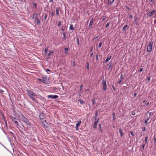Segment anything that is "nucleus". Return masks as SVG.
<instances>
[{"instance_id": "obj_1", "label": "nucleus", "mask_w": 156, "mask_h": 156, "mask_svg": "<svg viewBox=\"0 0 156 156\" xmlns=\"http://www.w3.org/2000/svg\"><path fill=\"white\" fill-rule=\"evenodd\" d=\"M27 92L28 95L32 100L36 103H37L38 101L36 99L37 98V94L30 90H27Z\"/></svg>"}, {"instance_id": "obj_2", "label": "nucleus", "mask_w": 156, "mask_h": 156, "mask_svg": "<svg viewBox=\"0 0 156 156\" xmlns=\"http://www.w3.org/2000/svg\"><path fill=\"white\" fill-rule=\"evenodd\" d=\"M153 44L154 42L153 41H151L148 43L147 47V51L149 53L150 52L152 51Z\"/></svg>"}, {"instance_id": "obj_3", "label": "nucleus", "mask_w": 156, "mask_h": 156, "mask_svg": "<svg viewBox=\"0 0 156 156\" xmlns=\"http://www.w3.org/2000/svg\"><path fill=\"white\" fill-rule=\"evenodd\" d=\"M21 118L22 121L26 123L27 125L29 126H31V123L30 122L29 120L24 116L22 115Z\"/></svg>"}, {"instance_id": "obj_4", "label": "nucleus", "mask_w": 156, "mask_h": 156, "mask_svg": "<svg viewBox=\"0 0 156 156\" xmlns=\"http://www.w3.org/2000/svg\"><path fill=\"white\" fill-rule=\"evenodd\" d=\"M38 80L43 83L47 84L48 83L49 78L47 77H43V79H38Z\"/></svg>"}, {"instance_id": "obj_5", "label": "nucleus", "mask_w": 156, "mask_h": 156, "mask_svg": "<svg viewBox=\"0 0 156 156\" xmlns=\"http://www.w3.org/2000/svg\"><path fill=\"white\" fill-rule=\"evenodd\" d=\"M102 83L103 84V90L104 91L105 90L107 89V84L106 81L104 79L102 80Z\"/></svg>"}, {"instance_id": "obj_6", "label": "nucleus", "mask_w": 156, "mask_h": 156, "mask_svg": "<svg viewBox=\"0 0 156 156\" xmlns=\"http://www.w3.org/2000/svg\"><path fill=\"white\" fill-rule=\"evenodd\" d=\"M41 121L42 125L44 127H48V125L46 120L43 119V120H41Z\"/></svg>"}, {"instance_id": "obj_7", "label": "nucleus", "mask_w": 156, "mask_h": 156, "mask_svg": "<svg viewBox=\"0 0 156 156\" xmlns=\"http://www.w3.org/2000/svg\"><path fill=\"white\" fill-rule=\"evenodd\" d=\"M48 97L52 99H56L58 98V96L56 95H50L48 96Z\"/></svg>"}, {"instance_id": "obj_8", "label": "nucleus", "mask_w": 156, "mask_h": 156, "mask_svg": "<svg viewBox=\"0 0 156 156\" xmlns=\"http://www.w3.org/2000/svg\"><path fill=\"white\" fill-rule=\"evenodd\" d=\"M81 123V121L80 120L78 121L77 123L76 124V130H78L79 129V127Z\"/></svg>"}, {"instance_id": "obj_9", "label": "nucleus", "mask_w": 156, "mask_h": 156, "mask_svg": "<svg viewBox=\"0 0 156 156\" xmlns=\"http://www.w3.org/2000/svg\"><path fill=\"white\" fill-rule=\"evenodd\" d=\"M155 12V10H153L152 11L148 12L147 14L148 16L149 17H151Z\"/></svg>"}, {"instance_id": "obj_10", "label": "nucleus", "mask_w": 156, "mask_h": 156, "mask_svg": "<svg viewBox=\"0 0 156 156\" xmlns=\"http://www.w3.org/2000/svg\"><path fill=\"white\" fill-rule=\"evenodd\" d=\"M44 117V114L43 113H41L39 115V118H40V119L41 120H43V118Z\"/></svg>"}, {"instance_id": "obj_11", "label": "nucleus", "mask_w": 156, "mask_h": 156, "mask_svg": "<svg viewBox=\"0 0 156 156\" xmlns=\"http://www.w3.org/2000/svg\"><path fill=\"white\" fill-rule=\"evenodd\" d=\"M38 15V13H34L33 15L32 19H36L37 18V17Z\"/></svg>"}, {"instance_id": "obj_12", "label": "nucleus", "mask_w": 156, "mask_h": 156, "mask_svg": "<svg viewBox=\"0 0 156 156\" xmlns=\"http://www.w3.org/2000/svg\"><path fill=\"white\" fill-rule=\"evenodd\" d=\"M56 13L57 16H59V9L58 8L56 7Z\"/></svg>"}, {"instance_id": "obj_13", "label": "nucleus", "mask_w": 156, "mask_h": 156, "mask_svg": "<svg viewBox=\"0 0 156 156\" xmlns=\"http://www.w3.org/2000/svg\"><path fill=\"white\" fill-rule=\"evenodd\" d=\"M114 0H108V5H112L113 2H114Z\"/></svg>"}, {"instance_id": "obj_14", "label": "nucleus", "mask_w": 156, "mask_h": 156, "mask_svg": "<svg viewBox=\"0 0 156 156\" xmlns=\"http://www.w3.org/2000/svg\"><path fill=\"white\" fill-rule=\"evenodd\" d=\"M111 56H108L105 60V62L107 63L111 59Z\"/></svg>"}, {"instance_id": "obj_15", "label": "nucleus", "mask_w": 156, "mask_h": 156, "mask_svg": "<svg viewBox=\"0 0 156 156\" xmlns=\"http://www.w3.org/2000/svg\"><path fill=\"white\" fill-rule=\"evenodd\" d=\"M2 117L3 118L5 121V126L6 127H7V121L5 120V117L4 115H2Z\"/></svg>"}, {"instance_id": "obj_16", "label": "nucleus", "mask_w": 156, "mask_h": 156, "mask_svg": "<svg viewBox=\"0 0 156 156\" xmlns=\"http://www.w3.org/2000/svg\"><path fill=\"white\" fill-rule=\"evenodd\" d=\"M93 18L91 19L90 21V23L89 24V27L91 26L93 23Z\"/></svg>"}, {"instance_id": "obj_17", "label": "nucleus", "mask_w": 156, "mask_h": 156, "mask_svg": "<svg viewBox=\"0 0 156 156\" xmlns=\"http://www.w3.org/2000/svg\"><path fill=\"white\" fill-rule=\"evenodd\" d=\"M150 117L148 118L147 119H146L145 120L144 123L146 125H147V122L149 120Z\"/></svg>"}, {"instance_id": "obj_18", "label": "nucleus", "mask_w": 156, "mask_h": 156, "mask_svg": "<svg viewBox=\"0 0 156 156\" xmlns=\"http://www.w3.org/2000/svg\"><path fill=\"white\" fill-rule=\"evenodd\" d=\"M62 34H63V39L64 40H65L66 39V33L65 32H63L62 33Z\"/></svg>"}, {"instance_id": "obj_19", "label": "nucleus", "mask_w": 156, "mask_h": 156, "mask_svg": "<svg viewBox=\"0 0 156 156\" xmlns=\"http://www.w3.org/2000/svg\"><path fill=\"white\" fill-rule=\"evenodd\" d=\"M98 115V112L97 111H96L95 113V115L94 117V119L95 120H97V117Z\"/></svg>"}, {"instance_id": "obj_20", "label": "nucleus", "mask_w": 156, "mask_h": 156, "mask_svg": "<svg viewBox=\"0 0 156 156\" xmlns=\"http://www.w3.org/2000/svg\"><path fill=\"white\" fill-rule=\"evenodd\" d=\"M36 22L37 25H39L40 23V20L38 18L36 19Z\"/></svg>"}, {"instance_id": "obj_21", "label": "nucleus", "mask_w": 156, "mask_h": 156, "mask_svg": "<svg viewBox=\"0 0 156 156\" xmlns=\"http://www.w3.org/2000/svg\"><path fill=\"white\" fill-rule=\"evenodd\" d=\"M53 52H54V51H52V50H50L49 51V53H48V56H49L50 55H51L53 53Z\"/></svg>"}, {"instance_id": "obj_22", "label": "nucleus", "mask_w": 156, "mask_h": 156, "mask_svg": "<svg viewBox=\"0 0 156 156\" xmlns=\"http://www.w3.org/2000/svg\"><path fill=\"white\" fill-rule=\"evenodd\" d=\"M68 51V48H66L64 50V52L65 53L67 54Z\"/></svg>"}, {"instance_id": "obj_23", "label": "nucleus", "mask_w": 156, "mask_h": 156, "mask_svg": "<svg viewBox=\"0 0 156 156\" xmlns=\"http://www.w3.org/2000/svg\"><path fill=\"white\" fill-rule=\"evenodd\" d=\"M119 133L120 134L121 136H122L123 135V133H122V131L121 129H119Z\"/></svg>"}, {"instance_id": "obj_24", "label": "nucleus", "mask_w": 156, "mask_h": 156, "mask_svg": "<svg viewBox=\"0 0 156 156\" xmlns=\"http://www.w3.org/2000/svg\"><path fill=\"white\" fill-rule=\"evenodd\" d=\"M115 113H114V112H113L112 113V117H113V120H115Z\"/></svg>"}, {"instance_id": "obj_25", "label": "nucleus", "mask_w": 156, "mask_h": 156, "mask_svg": "<svg viewBox=\"0 0 156 156\" xmlns=\"http://www.w3.org/2000/svg\"><path fill=\"white\" fill-rule=\"evenodd\" d=\"M148 139V137L147 136H146L145 138V143L147 144H148L147 142V140Z\"/></svg>"}, {"instance_id": "obj_26", "label": "nucleus", "mask_w": 156, "mask_h": 156, "mask_svg": "<svg viewBox=\"0 0 156 156\" xmlns=\"http://www.w3.org/2000/svg\"><path fill=\"white\" fill-rule=\"evenodd\" d=\"M69 29L72 30H74V27H73L72 25H70L69 26Z\"/></svg>"}, {"instance_id": "obj_27", "label": "nucleus", "mask_w": 156, "mask_h": 156, "mask_svg": "<svg viewBox=\"0 0 156 156\" xmlns=\"http://www.w3.org/2000/svg\"><path fill=\"white\" fill-rule=\"evenodd\" d=\"M78 101L80 102V104L81 105L83 104L84 103V102H83V101L80 99L78 100Z\"/></svg>"}, {"instance_id": "obj_28", "label": "nucleus", "mask_w": 156, "mask_h": 156, "mask_svg": "<svg viewBox=\"0 0 156 156\" xmlns=\"http://www.w3.org/2000/svg\"><path fill=\"white\" fill-rule=\"evenodd\" d=\"M13 122L17 126H19V123L18 121H16L14 120L13 121Z\"/></svg>"}, {"instance_id": "obj_29", "label": "nucleus", "mask_w": 156, "mask_h": 156, "mask_svg": "<svg viewBox=\"0 0 156 156\" xmlns=\"http://www.w3.org/2000/svg\"><path fill=\"white\" fill-rule=\"evenodd\" d=\"M92 104L93 105H94L96 103L95 100V99H93L92 100Z\"/></svg>"}, {"instance_id": "obj_30", "label": "nucleus", "mask_w": 156, "mask_h": 156, "mask_svg": "<svg viewBox=\"0 0 156 156\" xmlns=\"http://www.w3.org/2000/svg\"><path fill=\"white\" fill-rule=\"evenodd\" d=\"M97 127V124H96V123H94V124L93 125V128L94 129L96 128Z\"/></svg>"}, {"instance_id": "obj_31", "label": "nucleus", "mask_w": 156, "mask_h": 156, "mask_svg": "<svg viewBox=\"0 0 156 156\" xmlns=\"http://www.w3.org/2000/svg\"><path fill=\"white\" fill-rule=\"evenodd\" d=\"M48 48L47 47L44 50V53L45 54H46L47 53V51L48 50Z\"/></svg>"}, {"instance_id": "obj_32", "label": "nucleus", "mask_w": 156, "mask_h": 156, "mask_svg": "<svg viewBox=\"0 0 156 156\" xmlns=\"http://www.w3.org/2000/svg\"><path fill=\"white\" fill-rule=\"evenodd\" d=\"M127 27H128V26L127 25L125 26H124L123 27V29H122V30H125L126 28H127Z\"/></svg>"}, {"instance_id": "obj_33", "label": "nucleus", "mask_w": 156, "mask_h": 156, "mask_svg": "<svg viewBox=\"0 0 156 156\" xmlns=\"http://www.w3.org/2000/svg\"><path fill=\"white\" fill-rule=\"evenodd\" d=\"M47 16H48V15L47 14H44V20H46V19L47 17Z\"/></svg>"}, {"instance_id": "obj_34", "label": "nucleus", "mask_w": 156, "mask_h": 156, "mask_svg": "<svg viewBox=\"0 0 156 156\" xmlns=\"http://www.w3.org/2000/svg\"><path fill=\"white\" fill-rule=\"evenodd\" d=\"M10 145L11 146L12 148H13V147L15 146V145L14 144H12V142H11Z\"/></svg>"}, {"instance_id": "obj_35", "label": "nucleus", "mask_w": 156, "mask_h": 156, "mask_svg": "<svg viewBox=\"0 0 156 156\" xmlns=\"http://www.w3.org/2000/svg\"><path fill=\"white\" fill-rule=\"evenodd\" d=\"M83 87V85H81L80 86V91H81V90H82Z\"/></svg>"}, {"instance_id": "obj_36", "label": "nucleus", "mask_w": 156, "mask_h": 156, "mask_svg": "<svg viewBox=\"0 0 156 156\" xmlns=\"http://www.w3.org/2000/svg\"><path fill=\"white\" fill-rule=\"evenodd\" d=\"M87 69H89V64L88 62H87Z\"/></svg>"}, {"instance_id": "obj_37", "label": "nucleus", "mask_w": 156, "mask_h": 156, "mask_svg": "<svg viewBox=\"0 0 156 156\" xmlns=\"http://www.w3.org/2000/svg\"><path fill=\"white\" fill-rule=\"evenodd\" d=\"M33 5L35 7H36L37 6V4L36 3H33Z\"/></svg>"}, {"instance_id": "obj_38", "label": "nucleus", "mask_w": 156, "mask_h": 156, "mask_svg": "<svg viewBox=\"0 0 156 156\" xmlns=\"http://www.w3.org/2000/svg\"><path fill=\"white\" fill-rule=\"evenodd\" d=\"M134 19H135V21H137V16H134Z\"/></svg>"}, {"instance_id": "obj_39", "label": "nucleus", "mask_w": 156, "mask_h": 156, "mask_svg": "<svg viewBox=\"0 0 156 156\" xmlns=\"http://www.w3.org/2000/svg\"><path fill=\"white\" fill-rule=\"evenodd\" d=\"M101 45H102V42L101 41L99 44L98 45V47L99 48L101 46Z\"/></svg>"}, {"instance_id": "obj_40", "label": "nucleus", "mask_w": 156, "mask_h": 156, "mask_svg": "<svg viewBox=\"0 0 156 156\" xmlns=\"http://www.w3.org/2000/svg\"><path fill=\"white\" fill-rule=\"evenodd\" d=\"M109 67H110L112 65V63L110 62H109Z\"/></svg>"}, {"instance_id": "obj_41", "label": "nucleus", "mask_w": 156, "mask_h": 156, "mask_svg": "<svg viewBox=\"0 0 156 156\" xmlns=\"http://www.w3.org/2000/svg\"><path fill=\"white\" fill-rule=\"evenodd\" d=\"M130 133L131 134V135L132 136H134V134L133 133V131H131L130 132Z\"/></svg>"}, {"instance_id": "obj_42", "label": "nucleus", "mask_w": 156, "mask_h": 156, "mask_svg": "<svg viewBox=\"0 0 156 156\" xmlns=\"http://www.w3.org/2000/svg\"><path fill=\"white\" fill-rule=\"evenodd\" d=\"M151 79V77L150 76H148L147 77V80L148 81H149Z\"/></svg>"}, {"instance_id": "obj_43", "label": "nucleus", "mask_w": 156, "mask_h": 156, "mask_svg": "<svg viewBox=\"0 0 156 156\" xmlns=\"http://www.w3.org/2000/svg\"><path fill=\"white\" fill-rule=\"evenodd\" d=\"M99 119H98L97 120H95L94 123H96V124H97V123L99 122Z\"/></svg>"}, {"instance_id": "obj_44", "label": "nucleus", "mask_w": 156, "mask_h": 156, "mask_svg": "<svg viewBox=\"0 0 156 156\" xmlns=\"http://www.w3.org/2000/svg\"><path fill=\"white\" fill-rule=\"evenodd\" d=\"M112 87L114 90L115 91V88L114 86L113 85L112 86Z\"/></svg>"}, {"instance_id": "obj_45", "label": "nucleus", "mask_w": 156, "mask_h": 156, "mask_svg": "<svg viewBox=\"0 0 156 156\" xmlns=\"http://www.w3.org/2000/svg\"><path fill=\"white\" fill-rule=\"evenodd\" d=\"M123 75L122 74L121 75V76H120V79H121V80L123 78Z\"/></svg>"}, {"instance_id": "obj_46", "label": "nucleus", "mask_w": 156, "mask_h": 156, "mask_svg": "<svg viewBox=\"0 0 156 156\" xmlns=\"http://www.w3.org/2000/svg\"><path fill=\"white\" fill-rule=\"evenodd\" d=\"M61 25V22L60 21H58V27H60Z\"/></svg>"}, {"instance_id": "obj_47", "label": "nucleus", "mask_w": 156, "mask_h": 156, "mask_svg": "<svg viewBox=\"0 0 156 156\" xmlns=\"http://www.w3.org/2000/svg\"><path fill=\"white\" fill-rule=\"evenodd\" d=\"M142 130L143 131H145V130H146V128L145 127H143L142 128Z\"/></svg>"}, {"instance_id": "obj_48", "label": "nucleus", "mask_w": 156, "mask_h": 156, "mask_svg": "<svg viewBox=\"0 0 156 156\" xmlns=\"http://www.w3.org/2000/svg\"><path fill=\"white\" fill-rule=\"evenodd\" d=\"M109 25V23H108L106 25V27H108Z\"/></svg>"}, {"instance_id": "obj_49", "label": "nucleus", "mask_w": 156, "mask_h": 156, "mask_svg": "<svg viewBox=\"0 0 156 156\" xmlns=\"http://www.w3.org/2000/svg\"><path fill=\"white\" fill-rule=\"evenodd\" d=\"M143 70V69L142 68H141L140 69L139 71L140 72H141Z\"/></svg>"}, {"instance_id": "obj_50", "label": "nucleus", "mask_w": 156, "mask_h": 156, "mask_svg": "<svg viewBox=\"0 0 156 156\" xmlns=\"http://www.w3.org/2000/svg\"><path fill=\"white\" fill-rule=\"evenodd\" d=\"M149 112V116H150L149 117L150 118V117L151 115V112Z\"/></svg>"}, {"instance_id": "obj_51", "label": "nucleus", "mask_w": 156, "mask_h": 156, "mask_svg": "<svg viewBox=\"0 0 156 156\" xmlns=\"http://www.w3.org/2000/svg\"><path fill=\"white\" fill-rule=\"evenodd\" d=\"M98 59V55H96V60H97Z\"/></svg>"}, {"instance_id": "obj_52", "label": "nucleus", "mask_w": 156, "mask_h": 156, "mask_svg": "<svg viewBox=\"0 0 156 156\" xmlns=\"http://www.w3.org/2000/svg\"><path fill=\"white\" fill-rule=\"evenodd\" d=\"M144 147H145V144H143L142 145V148L144 149Z\"/></svg>"}, {"instance_id": "obj_53", "label": "nucleus", "mask_w": 156, "mask_h": 156, "mask_svg": "<svg viewBox=\"0 0 156 156\" xmlns=\"http://www.w3.org/2000/svg\"><path fill=\"white\" fill-rule=\"evenodd\" d=\"M93 47H91L90 48V51H91H91H93Z\"/></svg>"}, {"instance_id": "obj_54", "label": "nucleus", "mask_w": 156, "mask_h": 156, "mask_svg": "<svg viewBox=\"0 0 156 156\" xmlns=\"http://www.w3.org/2000/svg\"><path fill=\"white\" fill-rule=\"evenodd\" d=\"M99 127L101 130V124H99Z\"/></svg>"}, {"instance_id": "obj_55", "label": "nucleus", "mask_w": 156, "mask_h": 156, "mask_svg": "<svg viewBox=\"0 0 156 156\" xmlns=\"http://www.w3.org/2000/svg\"><path fill=\"white\" fill-rule=\"evenodd\" d=\"M76 40H77V43L78 44H79V41L78 38H77Z\"/></svg>"}, {"instance_id": "obj_56", "label": "nucleus", "mask_w": 156, "mask_h": 156, "mask_svg": "<svg viewBox=\"0 0 156 156\" xmlns=\"http://www.w3.org/2000/svg\"><path fill=\"white\" fill-rule=\"evenodd\" d=\"M93 55V53H92L90 54V57H92Z\"/></svg>"}, {"instance_id": "obj_57", "label": "nucleus", "mask_w": 156, "mask_h": 156, "mask_svg": "<svg viewBox=\"0 0 156 156\" xmlns=\"http://www.w3.org/2000/svg\"><path fill=\"white\" fill-rule=\"evenodd\" d=\"M50 71V70L47 69L45 70V71L46 72H48V71Z\"/></svg>"}, {"instance_id": "obj_58", "label": "nucleus", "mask_w": 156, "mask_h": 156, "mask_svg": "<svg viewBox=\"0 0 156 156\" xmlns=\"http://www.w3.org/2000/svg\"><path fill=\"white\" fill-rule=\"evenodd\" d=\"M129 17L130 18H132L133 16H132V15L131 14H130L129 15Z\"/></svg>"}, {"instance_id": "obj_59", "label": "nucleus", "mask_w": 156, "mask_h": 156, "mask_svg": "<svg viewBox=\"0 0 156 156\" xmlns=\"http://www.w3.org/2000/svg\"><path fill=\"white\" fill-rule=\"evenodd\" d=\"M154 143L156 144V138H154Z\"/></svg>"}, {"instance_id": "obj_60", "label": "nucleus", "mask_w": 156, "mask_h": 156, "mask_svg": "<svg viewBox=\"0 0 156 156\" xmlns=\"http://www.w3.org/2000/svg\"><path fill=\"white\" fill-rule=\"evenodd\" d=\"M150 1L151 2L153 3L154 2V1L153 0H150Z\"/></svg>"}, {"instance_id": "obj_61", "label": "nucleus", "mask_w": 156, "mask_h": 156, "mask_svg": "<svg viewBox=\"0 0 156 156\" xmlns=\"http://www.w3.org/2000/svg\"><path fill=\"white\" fill-rule=\"evenodd\" d=\"M121 80H120L118 82V83H119V84H120V83H121Z\"/></svg>"}, {"instance_id": "obj_62", "label": "nucleus", "mask_w": 156, "mask_h": 156, "mask_svg": "<svg viewBox=\"0 0 156 156\" xmlns=\"http://www.w3.org/2000/svg\"><path fill=\"white\" fill-rule=\"evenodd\" d=\"M134 96L135 97H136V95H137V94L136 93H134Z\"/></svg>"}, {"instance_id": "obj_63", "label": "nucleus", "mask_w": 156, "mask_h": 156, "mask_svg": "<svg viewBox=\"0 0 156 156\" xmlns=\"http://www.w3.org/2000/svg\"><path fill=\"white\" fill-rule=\"evenodd\" d=\"M49 2H53V0H50Z\"/></svg>"}, {"instance_id": "obj_64", "label": "nucleus", "mask_w": 156, "mask_h": 156, "mask_svg": "<svg viewBox=\"0 0 156 156\" xmlns=\"http://www.w3.org/2000/svg\"><path fill=\"white\" fill-rule=\"evenodd\" d=\"M126 8H127V9H128L129 10H130V9L128 7V6H127Z\"/></svg>"}]
</instances>
